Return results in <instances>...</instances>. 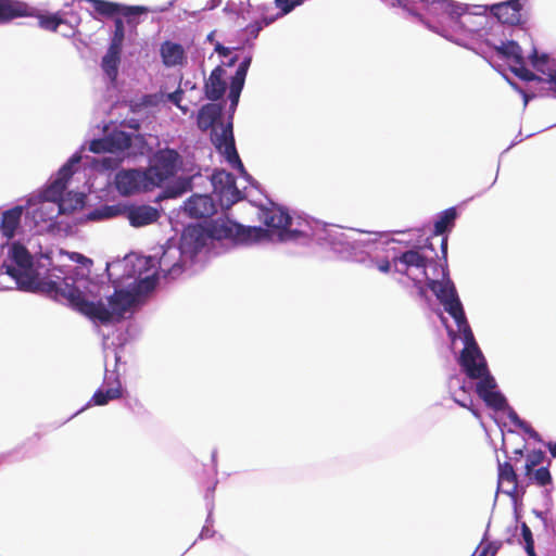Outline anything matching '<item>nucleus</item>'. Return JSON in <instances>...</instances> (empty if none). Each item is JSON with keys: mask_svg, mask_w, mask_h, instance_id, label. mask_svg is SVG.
Here are the masks:
<instances>
[{"mask_svg": "<svg viewBox=\"0 0 556 556\" xmlns=\"http://www.w3.org/2000/svg\"><path fill=\"white\" fill-rule=\"evenodd\" d=\"M263 231L262 227H244L228 218H217L205 222L203 225H188L180 237L179 244L168 241L165 245L159 247L154 254L143 260L144 267L153 268L157 265V270L143 278L135 280L126 289L115 290L111 296L117 292H127L131 296L129 304L122 305L119 302L117 308L122 311L118 316L112 317L109 321L101 325H111L118 323L125 317V314L132 312L140 306L144 299L155 289L160 275L166 280H172L181 275L188 264L194 262L195 256L207 244L214 241L229 239L238 242L253 241V235L257 236Z\"/></svg>", "mask_w": 556, "mask_h": 556, "instance_id": "nucleus-1", "label": "nucleus"}, {"mask_svg": "<svg viewBox=\"0 0 556 556\" xmlns=\"http://www.w3.org/2000/svg\"><path fill=\"white\" fill-rule=\"evenodd\" d=\"M42 260L43 262H35L27 248L15 241L9 247L8 257L3 261L1 268L15 281L18 290L45 294L55 302L67 303L94 324L105 323L118 316L122 311L117 308L118 302L127 305L131 301V296L125 291L117 292L115 296H109L106 303L88 301L71 275L76 270L75 267L61 266L46 269L51 262L47 255L42 256Z\"/></svg>", "mask_w": 556, "mask_h": 556, "instance_id": "nucleus-2", "label": "nucleus"}, {"mask_svg": "<svg viewBox=\"0 0 556 556\" xmlns=\"http://www.w3.org/2000/svg\"><path fill=\"white\" fill-rule=\"evenodd\" d=\"M258 218L266 228L257 236L253 235V241L267 237L278 242H315L343 260L356 262L363 261L364 255L377 243L365 231L324 224L306 215L291 213L287 207L271 201L269 206L260 207Z\"/></svg>", "mask_w": 556, "mask_h": 556, "instance_id": "nucleus-3", "label": "nucleus"}, {"mask_svg": "<svg viewBox=\"0 0 556 556\" xmlns=\"http://www.w3.org/2000/svg\"><path fill=\"white\" fill-rule=\"evenodd\" d=\"M410 7L416 8L417 14L404 13L407 17L459 46L479 27L462 21L463 11L470 10L468 4L453 0H414Z\"/></svg>", "mask_w": 556, "mask_h": 556, "instance_id": "nucleus-4", "label": "nucleus"}, {"mask_svg": "<svg viewBox=\"0 0 556 556\" xmlns=\"http://www.w3.org/2000/svg\"><path fill=\"white\" fill-rule=\"evenodd\" d=\"M394 270L409 276V269L422 270L427 288L433 292L448 315L456 321L458 309L465 313L456 287L448 276L447 265H441L425 257L418 249H410L392 257Z\"/></svg>", "mask_w": 556, "mask_h": 556, "instance_id": "nucleus-5", "label": "nucleus"}, {"mask_svg": "<svg viewBox=\"0 0 556 556\" xmlns=\"http://www.w3.org/2000/svg\"><path fill=\"white\" fill-rule=\"evenodd\" d=\"M456 326L462 333L464 342V349L459 356V365L470 379H478L476 392L484 401L486 406L494 410H504L507 407V400L504 394L497 390L495 378L491 375L485 357L476 342L466 314L459 309Z\"/></svg>", "mask_w": 556, "mask_h": 556, "instance_id": "nucleus-6", "label": "nucleus"}, {"mask_svg": "<svg viewBox=\"0 0 556 556\" xmlns=\"http://www.w3.org/2000/svg\"><path fill=\"white\" fill-rule=\"evenodd\" d=\"M80 161V152H75L59 169L56 177L38 195L29 198V206L37 204V202L40 204L38 210L34 212L35 215L39 213L40 219H52L60 214H67L84 206L86 197L81 192L68 193L63 197L67 181L74 174V166L79 164Z\"/></svg>", "mask_w": 556, "mask_h": 556, "instance_id": "nucleus-7", "label": "nucleus"}, {"mask_svg": "<svg viewBox=\"0 0 556 556\" xmlns=\"http://www.w3.org/2000/svg\"><path fill=\"white\" fill-rule=\"evenodd\" d=\"M223 115V105L208 103L203 105L198 113L197 124L201 130L212 129V142L219 153H222L229 165L239 172L242 178L249 184L254 185L256 181L245 170L235 144L231 119L224 124L220 123V131H217L215 125L220 121Z\"/></svg>", "mask_w": 556, "mask_h": 556, "instance_id": "nucleus-8", "label": "nucleus"}, {"mask_svg": "<svg viewBox=\"0 0 556 556\" xmlns=\"http://www.w3.org/2000/svg\"><path fill=\"white\" fill-rule=\"evenodd\" d=\"M181 165L180 154L170 148L160 149L152 157L151 165L147 168L154 187L161 186L167 179L174 177Z\"/></svg>", "mask_w": 556, "mask_h": 556, "instance_id": "nucleus-9", "label": "nucleus"}, {"mask_svg": "<svg viewBox=\"0 0 556 556\" xmlns=\"http://www.w3.org/2000/svg\"><path fill=\"white\" fill-rule=\"evenodd\" d=\"M31 14L28 16H36L39 26L49 31H58L61 26H66L67 30H61L62 36L72 38L77 33V27L81 22L80 15L75 11H58L54 13H36V10L26 4Z\"/></svg>", "mask_w": 556, "mask_h": 556, "instance_id": "nucleus-10", "label": "nucleus"}, {"mask_svg": "<svg viewBox=\"0 0 556 556\" xmlns=\"http://www.w3.org/2000/svg\"><path fill=\"white\" fill-rule=\"evenodd\" d=\"M114 185L118 193L126 197L154 188L147 169L141 170L137 168L117 172L114 178Z\"/></svg>", "mask_w": 556, "mask_h": 556, "instance_id": "nucleus-11", "label": "nucleus"}, {"mask_svg": "<svg viewBox=\"0 0 556 556\" xmlns=\"http://www.w3.org/2000/svg\"><path fill=\"white\" fill-rule=\"evenodd\" d=\"M529 59H530L532 66L536 71L541 72L543 74V76H538V75L533 74L531 71H529L525 66L523 61H522V63H515V66L511 67V72L516 76L521 78L522 80H526V81L538 80V81L545 83L548 85V81L546 80L547 74L549 73V71H556V68H554L549 65V55L547 53L540 54L538 52V50L535 48H533L531 54L529 55Z\"/></svg>", "mask_w": 556, "mask_h": 556, "instance_id": "nucleus-12", "label": "nucleus"}, {"mask_svg": "<svg viewBox=\"0 0 556 556\" xmlns=\"http://www.w3.org/2000/svg\"><path fill=\"white\" fill-rule=\"evenodd\" d=\"M525 2L526 0H507L488 5V12L490 11L502 24L517 25L521 21V9Z\"/></svg>", "mask_w": 556, "mask_h": 556, "instance_id": "nucleus-13", "label": "nucleus"}, {"mask_svg": "<svg viewBox=\"0 0 556 556\" xmlns=\"http://www.w3.org/2000/svg\"><path fill=\"white\" fill-rule=\"evenodd\" d=\"M252 63V54H247L243 60L239 63L235 75L230 79V89H229V111L233 114L237 110L241 91L244 87L245 77L249 71V67Z\"/></svg>", "mask_w": 556, "mask_h": 556, "instance_id": "nucleus-14", "label": "nucleus"}, {"mask_svg": "<svg viewBox=\"0 0 556 556\" xmlns=\"http://www.w3.org/2000/svg\"><path fill=\"white\" fill-rule=\"evenodd\" d=\"M124 214L132 227L139 228L155 223L161 212L159 208L151 205H130L125 207Z\"/></svg>", "mask_w": 556, "mask_h": 556, "instance_id": "nucleus-15", "label": "nucleus"}, {"mask_svg": "<svg viewBox=\"0 0 556 556\" xmlns=\"http://www.w3.org/2000/svg\"><path fill=\"white\" fill-rule=\"evenodd\" d=\"M184 210L192 218H206L216 212V205L211 195L193 194L185 202Z\"/></svg>", "mask_w": 556, "mask_h": 556, "instance_id": "nucleus-16", "label": "nucleus"}, {"mask_svg": "<svg viewBox=\"0 0 556 556\" xmlns=\"http://www.w3.org/2000/svg\"><path fill=\"white\" fill-rule=\"evenodd\" d=\"M160 56L165 67H182L187 64V52L182 45L165 40L160 46Z\"/></svg>", "mask_w": 556, "mask_h": 556, "instance_id": "nucleus-17", "label": "nucleus"}, {"mask_svg": "<svg viewBox=\"0 0 556 556\" xmlns=\"http://www.w3.org/2000/svg\"><path fill=\"white\" fill-rule=\"evenodd\" d=\"M211 182L215 192L220 194L229 193L231 203H236L242 199L240 190L236 186V178L231 173L224 169H216L212 174Z\"/></svg>", "mask_w": 556, "mask_h": 556, "instance_id": "nucleus-18", "label": "nucleus"}, {"mask_svg": "<svg viewBox=\"0 0 556 556\" xmlns=\"http://www.w3.org/2000/svg\"><path fill=\"white\" fill-rule=\"evenodd\" d=\"M225 70L218 65L210 74L205 80L204 92L205 97L211 101H217L222 99L226 92L227 85L223 79Z\"/></svg>", "mask_w": 556, "mask_h": 556, "instance_id": "nucleus-19", "label": "nucleus"}, {"mask_svg": "<svg viewBox=\"0 0 556 556\" xmlns=\"http://www.w3.org/2000/svg\"><path fill=\"white\" fill-rule=\"evenodd\" d=\"M31 14L25 2L17 0H0V24Z\"/></svg>", "mask_w": 556, "mask_h": 556, "instance_id": "nucleus-20", "label": "nucleus"}, {"mask_svg": "<svg viewBox=\"0 0 556 556\" xmlns=\"http://www.w3.org/2000/svg\"><path fill=\"white\" fill-rule=\"evenodd\" d=\"M122 395H123L122 384H121L119 380H116L114 387H109L106 389L99 388L93 393L91 400L83 408H80L78 412H76L73 416H76L77 414H79L87 407H90L91 405H97V406L106 405L110 401L119 399V397H122Z\"/></svg>", "mask_w": 556, "mask_h": 556, "instance_id": "nucleus-21", "label": "nucleus"}, {"mask_svg": "<svg viewBox=\"0 0 556 556\" xmlns=\"http://www.w3.org/2000/svg\"><path fill=\"white\" fill-rule=\"evenodd\" d=\"M24 207L17 205L2 213L0 230L4 237L12 239L21 225Z\"/></svg>", "mask_w": 556, "mask_h": 556, "instance_id": "nucleus-22", "label": "nucleus"}, {"mask_svg": "<svg viewBox=\"0 0 556 556\" xmlns=\"http://www.w3.org/2000/svg\"><path fill=\"white\" fill-rule=\"evenodd\" d=\"M122 51L108 48L101 61V68L108 78L113 83L118 75Z\"/></svg>", "mask_w": 556, "mask_h": 556, "instance_id": "nucleus-23", "label": "nucleus"}, {"mask_svg": "<svg viewBox=\"0 0 556 556\" xmlns=\"http://www.w3.org/2000/svg\"><path fill=\"white\" fill-rule=\"evenodd\" d=\"M498 483L500 485H502L503 483L510 484V488L503 490V492L509 495L510 497L515 498V494L517 491V475L510 463H501L498 460Z\"/></svg>", "mask_w": 556, "mask_h": 556, "instance_id": "nucleus-24", "label": "nucleus"}, {"mask_svg": "<svg viewBox=\"0 0 556 556\" xmlns=\"http://www.w3.org/2000/svg\"><path fill=\"white\" fill-rule=\"evenodd\" d=\"M111 153H119L127 150L132 143V134L124 130H113L106 135Z\"/></svg>", "mask_w": 556, "mask_h": 556, "instance_id": "nucleus-25", "label": "nucleus"}, {"mask_svg": "<svg viewBox=\"0 0 556 556\" xmlns=\"http://www.w3.org/2000/svg\"><path fill=\"white\" fill-rule=\"evenodd\" d=\"M494 48L500 58L513 60L514 63H522V49L517 41H502L501 45Z\"/></svg>", "mask_w": 556, "mask_h": 556, "instance_id": "nucleus-26", "label": "nucleus"}, {"mask_svg": "<svg viewBox=\"0 0 556 556\" xmlns=\"http://www.w3.org/2000/svg\"><path fill=\"white\" fill-rule=\"evenodd\" d=\"M456 218L457 211L455 207H450L441 212L434 222L433 233L435 236H441L450 231L453 228Z\"/></svg>", "mask_w": 556, "mask_h": 556, "instance_id": "nucleus-27", "label": "nucleus"}, {"mask_svg": "<svg viewBox=\"0 0 556 556\" xmlns=\"http://www.w3.org/2000/svg\"><path fill=\"white\" fill-rule=\"evenodd\" d=\"M470 10H464L462 13V21L468 25H479L478 29L473 33H478L483 28V22L477 21L475 17L484 18L488 12V5H469Z\"/></svg>", "mask_w": 556, "mask_h": 556, "instance_id": "nucleus-28", "label": "nucleus"}, {"mask_svg": "<svg viewBox=\"0 0 556 556\" xmlns=\"http://www.w3.org/2000/svg\"><path fill=\"white\" fill-rule=\"evenodd\" d=\"M504 410H506L508 419L516 427L520 428L523 432H526L531 439L535 440L536 442H543L539 432L535 431L527 421L521 419L510 406L507 405V407Z\"/></svg>", "mask_w": 556, "mask_h": 556, "instance_id": "nucleus-29", "label": "nucleus"}, {"mask_svg": "<svg viewBox=\"0 0 556 556\" xmlns=\"http://www.w3.org/2000/svg\"><path fill=\"white\" fill-rule=\"evenodd\" d=\"M277 20V16L263 15L260 21H255L245 26L243 31L248 35L249 39H256L260 35V31L265 27L270 25Z\"/></svg>", "mask_w": 556, "mask_h": 556, "instance_id": "nucleus-30", "label": "nucleus"}, {"mask_svg": "<svg viewBox=\"0 0 556 556\" xmlns=\"http://www.w3.org/2000/svg\"><path fill=\"white\" fill-rule=\"evenodd\" d=\"M121 213V208L115 205H104L87 214L88 220H103L117 216Z\"/></svg>", "mask_w": 556, "mask_h": 556, "instance_id": "nucleus-31", "label": "nucleus"}, {"mask_svg": "<svg viewBox=\"0 0 556 556\" xmlns=\"http://www.w3.org/2000/svg\"><path fill=\"white\" fill-rule=\"evenodd\" d=\"M214 488L215 486H212V488H208L207 491H206V494H205V500H206V506H207V509H208V516L206 518V523L205 526L202 528L201 530V533L199 535L200 539H208V538H212L213 534H214V530L212 529L211 527V523H212V510H213V492H214Z\"/></svg>", "mask_w": 556, "mask_h": 556, "instance_id": "nucleus-32", "label": "nucleus"}, {"mask_svg": "<svg viewBox=\"0 0 556 556\" xmlns=\"http://www.w3.org/2000/svg\"><path fill=\"white\" fill-rule=\"evenodd\" d=\"M121 157L113 155H102L98 159H92L91 164L100 170H113L119 166Z\"/></svg>", "mask_w": 556, "mask_h": 556, "instance_id": "nucleus-33", "label": "nucleus"}, {"mask_svg": "<svg viewBox=\"0 0 556 556\" xmlns=\"http://www.w3.org/2000/svg\"><path fill=\"white\" fill-rule=\"evenodd\" d=\"M303 2L304 0H275V5L279 10L275 16H277L278 20L287 15Z\"/></svg>", "mask_w": 556, "mask_h": 556, "instance_id": "nucleus-34", "label": "nucleus"}, {"mask_svg": "<svg viewBox=\"0 0 556 556\" xmlns=\"http://www.w3.org/2000/svg\"><path fill=\"white\" fill-rule=\"evenodd\" d=\"M182 94L184 89L181 86H178V88L174 92L166 93L164 97L167 102L178 108L184 114H187L189 109L188 106L181 104Z\"/></svg>", "mask_w": 556, "mask_h": 556, "instance_id": "nucleus-35", "label": "nucleus"}, {"mask_svg": "<svg viewBox=\"0 0 556 556\" xmlns=\"http://www.w3.org/2000/svg\"><path fill=\"white\" fill-rule=\"evenodd\" d=\"M544 457H545V454L541 450H535V451L531 452L528 455L527 462H526L527 475H530L533 471L534 467L539 466L543 462Z\"/></svg>", "mask_w": 556, "mask_h": 556, "instance_id": "nucleus-36", "label": "nucleus"}, {"mask_svg": "<svg viewBox=\"0 0 556 556\" xmlns=\"http://www.w3.org/2000/svg\"><path fill=\"white\" fill-rule=\"evenodd\" d=\"M89 151L97 153V154L105 153V152L111 153V149L109 146V140H108L106 135L102 138L92 139L89 143Z\"/></svg>", "mask_w": 556, "mask_h": 556, "instance_id": "nucleus-37", "label": "nucleus"}, {"mask_svg": "<svg viewBox=\"0 0 556 556\" xmlns=\"http://www.w3.org/2000/svg\"><path fill=\"white\" fill-rule=\"evenodd\" d=\"M533 479L540 486H545L552 483V475L548 467H540L533 471Z\"/></svg>", "mask_w": 556, "mask_h": 556, "instance_id": "nucleus-38", "label": "nucleus"}, {"mask_svg": "<svg viewBox=\"0 0 556 556\" xmlns=\"http://www.w3.org/2000/svg\"><path fill=\"white\" fill-rule=\"evenodd\" d=\"M387 5L391 8H397L402 13L417 14L416 8L410 7L413 0H382Z\"/></svg>", "mask_w": 556, "mask_h": 556, "instance_id": "nucleus-39", "label": "nucleus"}, {"mask_svg": "<svg viewBox=\"0 0 556 556\" xmlns=\"http://www.w3.org/2000/svg\"><path fill=\"white\" fill-rule=\"evenodd\" d=\"M453 400L460 407L468 408L476 417H480V414L478 413L477 409L473 408L472 401L468 396H465L464 399H458L457 396L453 395Z\"/></svg>", "mask_w": 556, "mask_h": 556, "instance_id": "nucleus-40", "label": "nucleus"}, {"mask_svg": "<svg viewBox=\"0 0 556 556\" xmlns=\"http://www.w3.org/2000/svg\"><path fill=\"white\" fill-rule=\"evenodd\" d=\"M70 258L80 265H91L92 264V261L88 257H86L85 255L80 254V253H77V252H72L70 254Z\"/></svg>", "mask_w": 556, "mask_h": 556, "instance_id": "nucleus-41", "label": "nucleus"}, {"mask_svg": "<svg viewBox=\"0 0 556 556\" xmlns=\"http://www.w3.org/2000/svg\"><path fill=\"white\" fill-rule=\"evenodd\" d=\"M521 535L526 544H528V542H534L532 532L526 522L521 523Z\"/></svg>", "mask_w": 556, "mask_h": 556, "instance_id": "nucleus-42", "label": "nucleus"}, {"mask_svg": "<svg viewBox=\"0 0 556 556\" xmlns=\"http://www.w3.org/2000/svg\"><path fill=\"white\" fill-rule=\"evenodd\" d=\"M546 80L548 81V89H551L556 97V71H549Z\"/></svg>", "mask_w": 556, "mask_h": 556, "instance_id": "nucleus-43", "label": "nucleus"}, {"mask_svg": "<svg viewBox=\"0 0 556 556\" xmlns=\"http://www.w3.org/2000/svg\"><path fill=\"white\" fill-rule=\"evenodd\" d=\"M393 266L392 264V261H387V260H383V261H380L377 263V268L381 271V273H389L391 270V267Z\"/></svg>", "mask_w": 556, "mask_h": 556, "instance_id": "nucleus-44", "label": "nucleus"}, {"mask_svg": "<svg viewBox=\"0 0 556 556\" xmlns=\"http://www.w3.org/2000/svg\"><path fill=\"white\" fill-rule=\"evenodd\" d=\"M215 51H216L220 56H223V58H227V56L230 54V52H231V48H229V47H225V46H223L222 43H219V42H218V43H216V46H215Z\"/></svg>", "mask_w": 556, "mask_h": 556, "instance_id": "nucleus-45", "label": "nucleus"}, {"mask_svg": "<svg viewBox=\"0 0 556 556\" xmlns=\"http://www.w3.org/2000/svg\"><path fill=\"white\" fill-rule=\"evenodd\" d=\"M179 86L182 87L184 92L187 90H193L195 89V84L191 80H180Z\"/></svg>", "mask_w": 556, "mask_h": 556, "instance_id": "nucleus-46", "label": "nucleus"}, {"mask_svg": "<svg viewBox=\"0 0 556 556\" xmlns=\"http://www.w3.org/2000/svg\"><path fill=\"white\" fill-rule=\"evenodd\" d=\"M414 286L417 288L420 298H427V290L421 286L420 280H414Z\"/></svg>", "mask_w": 556, "mask_h": 556, "instance_id": "nucleus-47", "label": "nucleus"}, {"mask_svg": "<svg viewBox=\"0 0 556 556\" xmlns=\"http://www.w3.org/2000/svg\"><path fill=\"white\" fill-rule=\"evenodd\" d=\"M528 556H536L534 551V542H528L525 546Z\"/></svg>", "mask_w": 556, "mask_h": 556, "instance_id": "nucleus-48", "label": "nucleus"}, {"mask_svg": "<svg viewBox=\"0 0 556 556\" xmlns=\"http://www.w3.org/2000/svg\"><path fill=\"white\" fill-rule=\"evenodd\" d=\"M441 251L443 254V258L446 261L447 255V237H443L441 240Z\"/></svg>", "mask_w": 556, "mask_h": 556, "instance_id": "nucleus-49", "label": "nucleus"}, {"mask_svg": "<svg viewBox=\"0 0 556 556\" xmlns=\"http://www.w3.org/2000/svg\"><path fill=\"white\" fill-rule=\"evenodd\" d=\"M545 446L548 448L551 455L556 457V441L555 442H546Z\"/></svg>", "mask_w": 556, "mask_h": 556, "instance_id": "nucleus-50", "label": "nucleus"}, {"mask_svg": "<svg viewBox=\"0 0 556 556\" xmlns=\"http://www.w3.org/2000/svg\"><path fill=\"white\" fill-rule=\"evenodd\" d=\"M127 127L138 130L140 128V123L137 119H130L127 122Z\"/></svg>", "mask_w": 556, "mask_h": 556, "instance_id": "nucleus-51", "label": "nucleus"}, {"mask_svg": "<svg viewBox=\"0 0 556 556\" xmlns=\"http://www.w3.org/2000/svg\"><path fill=\"white\" fill-rule=\"evenodd\" d=\"M173 4H174V1H170V2H168V4H167L166 7L157 8V9H154V10H152V11H153V12H160V13H162V12L167 11L170 7H173Z\"/></svg>", "mask_w": 556, "mask_h": 556, "instance_id": "nucleus-52", "label": "nucleus"}, {"mask_svg": "<svg viewBox=\"0 0 556 556\" xmlns=\"http://www.w3.org/2000/svg\"><path fill=\"white\" fill-rule=\"evenodd\" d=\"M238 61H239V59H238V56H237V55L231 56V58L228 60V62L226 63V65H227L228 67H231V66H233Z\"/></svg>", "mask_w": 556, "mask_h": 556, "instance_id": "nucleus-53", "label": "nucleus"}, {"mask_svg": "<svg viewBox=\"0 0 556 556\" xmlns=\"http://www.w3.org/2000/svg\"><path fill=\"white\" fill-rule=\"evenodd\" d=\"M534 515L540 518L541 520H545L544 513L540 510H533Z\"/></svg>", "mask_w": 556, "mask_h": 556, "instance_id": "nucleus-54", "label": "nucleus"}, {"mask_svg": "<svg viewBox=\"0 0 556 556\" xmlns=\"http://www.w3.org/2000/svg\"><path fill=\"white\" fill-rule=\"evenodd\" d=\"M2 269H3V268H1V267H0V275H3V274H4V271H3ZM1 290H12V288H11V287H5V286H3V285L0 282V291H1Z\"/></svg>", "mask_w": 556, "mask_h": 556, "instance_id": "nucleus-55", "label": "nucleus"}, {"mask_svg": "<svg viewBox=\"0 0 556 556\" xmlns=\"http://www.w3.org/2000/svg\"><path fill=\"white\" fill-rule=\"evenodd\" d=\"M522 93V97H523V103H525V106L528 104L529 100H530V96L527 94L526 92L521 91Z\"/></svg>", "mask_w": 556, "mask_h": 556, "instance_id": "nucleus-56", "label": "nucleus"}, {"mask_svg": "<svg viewBox=\"0 0 556 556\" xmlns=\"http://www.w3.org/2000/svg\"><path fill=\"white\" fill-rule=\"evenodd\" d=\"M168 194V197H177L181 193V191H173V190H167L166 191Z\"/></svg>", "mask_w": 556, "mask_h": 556, "instance_id": "nucleus-57", "label": "nucleus"}, {"mask_svg": "<svg viewBox=\"0 0 556 556\" xmlns=\"http://www.w3.org/2000/svg\"><path fill=\"white\" fill-rule=\"evenodd\" d=\"M454 382H457V384H459L460 379L458 377H452L450 380V388H452Z\"/></svg>", "mask_w": 556, "mask_h": 556, "instance_id": "nucleus-58", "label": "nucleus"}, {"mask_svg": "<svg viewBox=\"0 0 556 556\" xmlns=\"http://www.w3.org/2000/svg\"><path fill=\"white\" fill-rule=\"evenodd\" d=\"M216 458H217V451L213 450V452H212V462H213L214 466H216Z\"/></svg>", "mask_w": 556, "mask_h": 556, "instance_id": "nucleus-59", "label": "nucleus"}, {"mask_svg": "<svg viewBox=\"0 0 556 556\" xmlns=\"http://www.w3.org/2000/svg\"><path fill=\"white\" fill-rule=\"evenodd\" d=\"M545 497H546V500H548V501H551V500H552V497H551V490H546V491H545Z\"/></svg>", "mask_w": 556, "mask_h": 556, "instance_id": "nucleus-60", "label": "nucleus"}, {"mask_svg": "<svg viewBox=\"0 0 556 556\" xmlns=\"http://www.w3.org/2000/svg\"><path fill=\"white\" fill-rule=\"evenodd\" d=\"M521 141H522V139H521V138H520V139H515V140L511 142V144L509 146V148L514 147L515 144H517V143H519V142H521Z\"/></svg>", "mask_w": 556, "mask_h": 556, "instance_id": "nucleus-61", "label": "nucleus"}, {"mask_svg": "<svg viewBox=\"0 0 556 556\" xmlns=\"http://www.w3.org/2000/svg\"><path fill=\"white\" fill-rule=\"evenodd\" d=\"M515 454H516V455H519V456H522V450H516V451H515Z\"/></svg>", "mask_w": 556, "mask_h": 556, "instance_id": "nucleus-62", "label": "nucleus"}, {"mask_svg": "<svg viewBox=\"0 0 556 556\" xmlns=\"http://www.w3.org/2000/svg\"><path fill=\"white\" fill-rule=\"evenodd\" d=\"M426 247L429 248L430 250L434 251V249H433L431 243H427Z\"/></svg>", "mask_w": 556, "mask_h": 556, "instance_id": "nucleus-63", "label": "nucleus"}, {"mask_svg": "<svg viewBox=\"0 0 556 556\" xmlns=\"http://www.w3.org/2000/svg\"><path fill=\"white\" fill-rule=\"evenodd\" d=\"M480 556H486V551H483Z\"/></svg>", "mask_w": 556, "mask_h": 556, "instance_id": "nucleus-64", "label": "nucleus"}]
</instances>
